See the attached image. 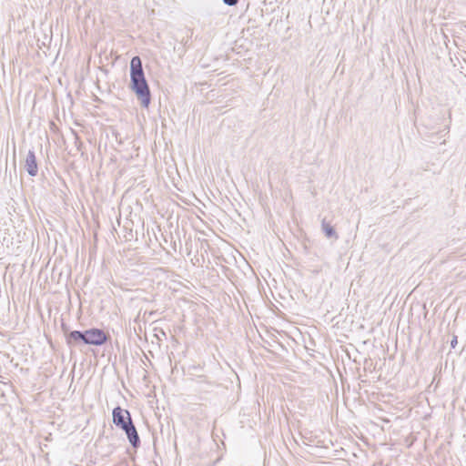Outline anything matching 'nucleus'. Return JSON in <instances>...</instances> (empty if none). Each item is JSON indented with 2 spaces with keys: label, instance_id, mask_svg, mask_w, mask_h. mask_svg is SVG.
Segmentation results:
<instances>
[{
  "label": "nucleus",
  "instance_id": "10",
  "mask_svg": "<svg viewBox=\"0 0 466 466\" xmlns=\"http://www.w3.org/2000/svg\"><path fill=\"white\" fill-rule=\"evenodd\" d=\"M457 344V337H454L453 339L451 341V348H455Z\"/></svg>",
  "mask_w": 466,
  "mask_h": 466
},
{
  "label": "nucleus",
  "instance_id": "5",
  "mask_svg": "<svg viewBox=\"0 0 466 466\" xmlns=\"http://www.w3.org/2000/svg\"><path fill=\"white\" fill-rule=\"evenodd\" d=\"M86 330H74L68 333L66 336V342L69 346L83 342L86 344Z\"/></svg>",
  "mask_w": 466,
  "mask_h": 466
},
{
  "label": "nucleus",
  "instance_id": "12",
  "mask_svg": "<svg viewBox=\"0 0 466 466\" xmlns=\"http://www.w3.org/2000/svg\"><path fill=\"white\" fill-rule=\"evenodd\" d=\"M78 146H77V148L79 149V147L82 145V142H78Z\"/></svg>",
  "mask_w": 466,
  "mask_h": 466
},
{
  "label": "nucleus",
  "instance_id": "8",
  "mask_svg": "<svg viewBox=\"0 0 466 466\" xmlns=\"http://www.w3.org/2000/svg\"><path fill=\"white\" fill-rule=\"evenodd\" d=\"M126 418L127 419V420H126L125 422H123V423H121L120 425L117 426L118 428H120L124 431H126L130 426H132L134 424L133 421H132L130 414H128V416L126 417Z\"/></svg>",
  "mask_w": 466,
  "mask_h": 466
},
{
  "label": "nucleus",
  "instance_id": "2",
  "mask_svg": "<svg viewBox=\"0 0 466 466\" xmlns=\"http://www.w3.org/2000/svg\"><path fill=\"white\" fill-rule=\"evenodd\" d=\"M107 336L99 329H90L86 330V344L100 346L106 342Z\"/></svg>",
  "mask_w": 466,
  "mask_h": 466
},
{
  "label": "nucleus",
  "instance_id": "11",
  "mask_svg": "<svg viewBox=\"0 0 466 466\" xmlns=\"http://www.w3.org/2000/svg\"><path fill=\"white\" fill-rule=\"evenodd\" d=\"M78 140H79L78 137H77V136H76V142L77 143V142H78Z\"/></svg>",
  "mask_w": 466,
  "mask_h": 466
},
{
  "label": "nucleus",
  "instance_id": "7",
  "mask_svg": "<svg viewBox=\"0 0 466 466\" xmlns=\"http://www.w3.org/2000/svg\"><path fill=\"white\" fill-rule=\"evenodd\" d=\"M321 228H322V230L324 231L327 238H333L335 239L339 238V235L337 234L334 228L329 223L326 222L325 219L322 220Z\"/></svg>",
  "mask_w": 466,
  "mask_h": 466
},
{
  "label": "nucleus",
  "instance_id": "6",
  "mask_svg": "<svg viewBox=\"0 0 466 466\" xmlns=\"http://www.w3.org/2000/svg\"><path fill=\"white\" fill-rule=\"evenodd\" d=\"M125 433L133 448L137 449L140 446V438L134 424Z\"/></svg>",
  "mask_w": 466,
  "mask_h": 466
},
{
  "label": "nucleus",
  "instance_id": "9",
  "mask_svg": "<svg viewBox=\"0 0 466 466\" xmlns=\"http://www.w3.org/2000/svg\"><path fill=\"white\" fill-rule=\"evenodd\" d=\"M238 0H223V3L228 6H234L238 4Z\"/></svg>",
  "mask_w": 466,
  "mask_h": 466
},
{
  "label": "nucleus",
  "instance_id": "1",
  "mask_svg": "<svg viewBox=\"0 0 466 466\" xmlns=\"http://www.w3.org/2000/svg\"><path fill=\"white\" fill-rule=\"evenodd\" d=\"M130 88L136 94L143 107H148L151 93L146 80L142 61L139 56H134L130 62Z\"/></svg>",
  "mask_w": 466,
  "mask_h": 466
},
{
  "label": "nucleus",
  "instance_id": "4",
  "mask_svg": "<svg viewBox=\"0 0 466 466\" xmlns=\"http://www.w3.org/2000/svg\"><path fill=\"white\" fill-rule=\"evenodd\" d=\"M128 414H130V412L127 410H124L119 406L114 408L112 411L113 423L117 427L127 420L126 417H127Z\"/></svg>",
  "mask_w": 466,
  "mask_h": 466
},
{
  "label": "nucleus",
  "instance_id": "3",
  "mask_svg": "<svg viewBox=\"0 0 466 466\" xmlns=\"http://www.w3.org/2000/svg\"><path fill=\"white\" fill-rule=\"evenodd\" d=\"M25 168L31 177L37 175L38 167L34 150H29L25 162Z\"/></svg>",
  "mask_w": 466,
  "mask_h": 466
}]
</instances>
